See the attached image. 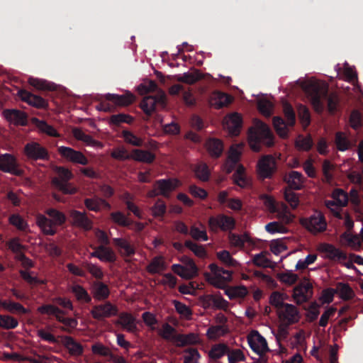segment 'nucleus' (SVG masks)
Wrapping results in <instances>:
<instances>
[{"label": "nucleus", "mask_w": 363, "mask_h": 363, "mask_svg": "<svg viewBox=\"0 0 363 363\" xmlns=\"http://www.w3.org/2000/svg\"><path fill=\"white\" fill-rule=\"evenodd\" d=\"M242 117L238 113H233L225 118V123L230 133L233 135H238L240 133L242 126Z\"/></svg>", "instance_id": "nucleus-33"}, {"label": "nucleus", "mask_w": 363, "mask_h": 363, "mask_svg": "<svg viewBox=\"0 0 363 363\" xmlns=\"http://www.w3.org/2000/svg\"><path fill=\"white\" fill-rule=\"evenodd\" d=\"M260 199L262 200L264 206L269 213H275L278 212V204L272 196L267 194H262Z\"/></svg>", "instance_id": "nucleus-56"}, {"label": "nucleus", "mask_w": 363, "mask_h": 363, "mask_svg": "<svg viewBox=\"0 0 363 363\" xmlns=\"http://www.w3.org/2000/svg\"><path fill=\"white\" fill-rule=\"evenodd\" d=\"M9 223L20 230H26L28 225L19 214H12L9 217Z\"/></svg>", "instance_id": "nucleus-61"}, {"label": "nucleus", "mask_w": 363, "mask_h": 363, "mask_svg": "<svg viewBox=\"0 0 363 363\" xmlns=\"http://www.w3.org/2000/svg\"><path fill=\"white\" fill-rule=\"evenodd\" d=\"M45 213L50 218L44 215H39L37 217V224L45 235H54L57 233L56 226L63 225L66 221V216L62 212L52 208L47 209Z\"/></svg>", "instance_id": "nucleus-3"}, {"label": "nucleus", "mask_w": 363, "mask_h": 363, "mask_svg": "<svg viewBox=\"0 0 363 363\" xmlns=\"http://www.w3.org/2000/svg\"><path fill=\"white\" fill-rule=\"evenodd\" d=\"M208 226L211 231L218 232L219 230L223 232H231L235 228L236 221L234 218L223 213L208 218Z\"/></svg>", "instance_id": "nucleus-8"}, {"label": "nucleus", "mask_w": 363, "mask_h": 363, "mask_svg": "<svg viewBox=\"0 0 363 363\" xmlns=\"http://www.w3.org/2000/svg\"><path fill=\"white\" fill-rule=\"evenodd\" d=\"M206 150L213 158H219L223 152V141L218 138H209L206 142Z\"/></svg>", "instance_id": "nucleus-28"}, {"label": "nucleus", "mask_w": 363, "mask_h": 363, "mask_svg": "<svg viewBox=\"0 0 363 363\" xmlns=\"http://www.w3.org/2000/svg\"><path fill=\"white\" fill-rule=\"evenodd\" d=\"M189 235L194 240L196 241H207L208 240V236L206 230H201L195 225H192L191 227Z\"/></svg>", "instance_id": "nucleus-62"}, {"label": "nucleus", "mask_w": 363, "mask_h": 363, "mask_svg": "<svg viewBox=\"0 0 363 363\" xmlns=\"http://www.w3.org/2000/svg\"><path fill=\"white\" fill-rule=\"evenodd\" d=\"M132 160L150 164L155 160V155L148 150L133 149L132 150Z\"/></svg>", "instance_id": "nucleus-35"}, {"label": "nucleus", "mask_w": 363, "mask_h": 363, "mask_svg": "<svg viewBox=\"0 0 363 363\" xmlns=\"http://www.w3.org/2000/svg\"><path fill=\"white\" fill-rule=\"evenodd\" d=\"M165 269V262L161 256L155 257L147 267V272L152 274H157Z\"/></svg>", "instance_id": "nucleus-40"}, {"label": "nucleus", "mask_w": 363, "mask_h": 363, "mask_svg": "<svg viewBox=\"0 0 363 363\" xmlns=\"http://www.w3.org/2000/svg\"><path fill=\"white\" fill-rule=\"evenodd\" d=\"M150 211L154 218L162 220L167 212V206L165 202L159 199L155 204L150 208Z\"/></svg>", "instance_id": "nucleus-42"}, {"label": "nucleus", "mask_w": 363, "mask_h": 363, "mask_svg": "<svg viewBox=\"0 0 363 363\" xmlns=\"http://www.w3.org/2000/svg\"><path fill=\"white\" fill-rule=\"evenodd\" d=\"M305 90L310 96L311 103L316 111H323L325 102H327L330 113L334 114L337 111L340 101L339 97L335 94H329L328 86L311 83L306 86Z\"/></svg>", "instance_id": "nucleus-1"}, {"label": "nucleus", "mask_w": 363, "mask_h": 363, "mask_svg": "<svg viewBox=\"0 0 363 363\" xmlns=\"http://www.w3.org/2000/svg\"><path fill=\"white\" fill-rule=\"evenodd\" d=\"M332 197L337 201L338 206H345L348 203V196L347 193L341 189H336L332 194Z\"/></svg>", "instance_id": "nucleus-55"}, {"label": "nucleus", "mask_w": 363, "mask_h": 363, "mask_svg": "<svg viewBox=\"0 0 363 363\" xmlns=\"http://www.w3.org/2000/svg\"><path fill=\"white\" fill-rule=\"evenodd\" d=\"M217 258L226 267H235L238 265V262L233 259L230 253L225 250L216 253Z\"/></svg>", "instance_id": "nucleus-47"}, {"label": "nucleus", "mask_w": 363, "mask_h": 363, "mask_svg": "<svg viewBox=\"0 0 363 363\" xmlns=\"http://www.w3.org/2000/svg\"><path fill=\"white\" fill-rule=\"evenodd\" d=\"M241 156V152L238 147L232 146L229 150L227 160L225 163V169L228 174L232 172L240 164H238Z\"/></svg>", "instance_id": "nucleus-25"}, {"label": "nucleus", "mask_w": 363, "mask_h": 363, "mask_svg": "<svg viewBox=\"0 0 363 363\" xmlns=\"http://www.w3.org/2000/svg\"><path fill=\"white\" fill-rule=\"evenodd\" d=\"M235 172L232 176L234 184L241 188H245L250 185V181L245 174V168L242 164H239L235 168Z\"/></svg>", "instance_id": "nucleus-36"}, {"label": "nucleus", "mask_w": 363, "mask_h": 363, "mask_svg": "<svg viewBox=\"0 0 363 363\" xmlns=\"http://www.w3.org/2000/svg\"><path fill=\"white\" fill-rule=\"evenodd\" d=\"M58 177L52 179V184L56 189L65 194H74L77 192V189L68 182L73 175L67 168L60 167L57 168Z\"/></svg>", "instance_id": "nucleus-6"}, {"label": "nucleus", "mask_w": 363, "mask_h": 363, "mask_svg": "<svg viewBox=\"0 0 363 363\" xmlns=\"http://www.w3.org/2000/svg\"><path fill=\"white\" fill-rule=\"evenodd\" d=\"M116 324L121 325L123 329L130 333H134L138 330L136 319L129 313H121L118 315V320L116 321Z\"/></svg>", "instance_id": "nucleus-26"}, {"label": "nucleus", "mask_w": 363, "mask_h": 363, "mask_svg": "<svg viewBox=\"0 0 363 363\" xmlns=\"http://www.w3.org/2000/svg\"><path fill=\"white\" fill-rule=\"evenodd\" d=\"M228 352H229V347L227 345L224 343L213 345L208 352V357L211 359L210 363H213V361L216 362L218 359L227 354Z\"/></svg>", "instance_id": "nucleus-34"}, {"label": "nucleus", "mask_w": 363, "mask_h": 363, "mask_svg": "<svg viewBox=\"0 0 363 363\" xmlns=\"http://www.w3.org/2000/svg\"><path fill=\"white\" fill-rule=\"evenodd\" d=\"M166 104V96L162 92L155 96H147L143 98L140 107L147 116H151L155 111L156 106H164Z\"/></svg>", "instance_id": "nucleus-12"}, {"label": "nucleus", "mask_w": 363, "mask_h": 363, "mask_svg": "<svg viewBox=\"0 0 363 363\" xmlns=\"http://www.w3.org/2000/svg\"><path fill=\"white\" fill-rule=\"evenodd\" d=\"M201 78V74L196 70L194 72H186L182 75L177 77V80L179 82L193 84Z\"/></svg>", "instance_id": "nucleus-50"}, {"label": "nucleus", "mask_w": 363, "mask_h": 363, "mask_svg": "<svg viewBox=\"0 0 363 363\" xmlns=\"http://www.w3.org/2000/svg\"><path fill=\"white\" fill-rule=\"evenodd\" d=\"M113 243L123 257H130L135 254V249L133 245L125 238H113Z\"/></svg>", "instance_id": "nucleus-20"}, {"label": "nucleus", "mask_w": 363, "mask_h": 363, "mask_svg": "<svg viewBox=\"0 0 363 363\" xmlns=\"http://www.w3.org/2000/svg\"><path fill=\"white\" fill-rule=\"evenodd\" d=\"M133 118L128 114L119 113L114 114L111 116V123L116 125H119L121 123L131 124L133 122Z\"/></svg>", "instance_id": "nucleus-57"}, {"label": "nucleus", "mask_w": 363, "mask_h": 363, "mask_svg": "<svg viewBox=\"0 0 363 363\" xmlns=\"http://www.w3.org/2000/svg\"><path fill=\"white\" fill-rule=\"evenodd\" d=\"M91 293L94 299L105 301L110 296V289L106 284L101 281H94L91 286Z\"/></svg>", "instance_id": "nucleus-21"}, {"label": "nucleus", "mask_w": 363, "mask_h": 363, "mask_svg": "<svg viewBox=\"0 0 363 363\" xmlns=\"http://www.w3.org/2000/svg\"><path fill=\"white\" fill-rule=\"evenodd\" d=\"M207 300L209 303L218 309L226 310L229 305L228 302L220 295H208L207 296Z\"/></svg>", "instance_id": "nucleus-51"}, {"label": "nucleus", "mask_w": 363, "mask_h": 363, "mask_svg": "<svg viewBox=\"0 0 363 363\" xmlns=\"http://www.w3.org/2000/svg\"><path fill=\"white\" fill-rule=\"evenodd\" d=\"M105 99L108 101H112L117 106H127L134 101L135 96L129 92L123 95L107 94L105 96Z\"/></svg>", "instance_id": "nucleus-31"}, {"label": "nucleus", "mask_w": 363, "mask_h": 363, "mask_svg": "<svg viewBox=\"0 0 363 363\" xmlns=\"http://www.w3.org/2000/svg\"><path fill=\"white\" fill-rule=\"evenodd\" d=\"M99 250L101 252V257H99L100 261L110 263L116 262V255L111 248L104 245H99Z\"/></svg>", "instance_id": "nucleus-49"}, {"label": "nucleus", "mask_w": 363, "mask_h": 363, "mask_svg": "<svg viewBox=\"0 0 363 363\" xmlns=\"http://www.w3.org/2000/svg\"><path fill=\"white\" fill-rule=\"evenodd\" d=\"M18 94L22 101L35 108H45L48 105L47 101L43 97L31 94L25 89L19 90Z\"/></svg>", "instance_id": "nucleus-18"}, {"label": "nucleus", "mask_w": 363, "mask_h": 363, "mask_svg": "<svg viewBox=\"0 0 363 363\" xmlns=\"http://www.w3.org/2000/svg\"><path fill=\"white\" fill-rule=\"evenodd\" d=\"M122 135L126 143H128L135 147L145 146L144 145L143 140L141 138L138 137L136 135H135L133 132L130 130H123Z\"/></svg>", "instance_id": "nucleus-44"}, {"label": "nucleus", "mask_w": 363, "mask_h": 363, "mask_svg": "<svg viewBox=\"0 0 363 363\" xmlns=\"http://www.w3.org/2000/svg\"><path fill=\"white\" fill-rule=\"evenodd\" d=\"M340 238L342 240H345L350 247L354 249H357L361 246L359 238L357 235H353L350 232H345L341 235Z\"/></svg>", "instance_id": "nucleus-54"}, {"label": "nucleus", "mask_w": 363, "mask_h": 363, "mask_svg": "<svg viewBox=\"0 0 363 363\" xmlns=\"http://www.w3.org/2000/svg\"><path fill=\"white\" fill-rule=\"evenodd\" d=\"M174 306L176 309V311L180 314L181 315L184 316L186 319H190L191 316L192 315V311L191 308L187 306L186 304L174 300L173 301Z\"/></svg>", "instance_id": "nucleus-58"}, {"label": "nucleus", "mask_w": 363, "mask_h": 363, "mask_svg": "<svg viewBox=\"0 0 363 363\" xmlns=\"http://www.w3.org/2000/svg\"><path fill=\"white\" fill-rule=\"evenodd\" d=\"M301 223L308 231L313 233L323 232L327 227L325 216L319 211H315L309 218L303 219Z\"/></svg>", "instance_id": "nucleus-10"}, {"label": "nucleus", "mask_w": 363, "mask_h": 363, "mask_svg": "<svg viewBox=\"0 0 363 363\" xmlns=\"http://www.w3.org/2000/svg\"><path fill=\"white\" fill-rule=\"evenodd\" d=\"M196 177L202 182H208L211 172L208 166L204 162L198 163L194 168Z\"/></svg>", "instance_id": "nucleus-43"}, {"label": "nucleus", "mask_w": 363, "mask_h": 363, "mask_svg": "<svg viewBox=\"0 0 363 363\" xmlns=\"http://www.w3.org/2000/svg\"><path fill=\"white\" fill-rule=\"evenodd\" d=\"M283 112L286 119L285 121L280 116L273 118V125L277 133L281 138L288 136V126H294L296 123V114L292 106L288 102L283 104Z\"/></svg>", "instance_id": "nucleus-4"}, {"label": "nucleus", "mask_w": 363, "mask_h": 363, "mask_svg": "<svg viewBox=\"0 0 363 363\" xmlns=\"http://www.w3.org/2000/svg\"><path fill=\"white\" fill-rule=\"evenodd\" d=\"M38 312L43 315H54L57 320V317L64 314L62 310L52 304H44L38 308Z\"/></svg>", "instance_id": "nucleus-46"}, {"label": "nucleus", "mask_w": 363, "mask_h": 363, "mask_svg": "<svg viewBox=\"0 0 363 363\" xmlns=\"http://www.w3.org/2000/svg\"><path fill=\"white\" fill-rule=\"evenodd\" d=\"M71 290L78 301L86 303H90L91 302V296L82 286L79 284L74 285Z\"/></svg>", "instance_id": "nucleus-39"}, {"label": "nucleus", "mask_w": 363, "mask_h": 363, "mask_svg": "<svg viewBox=\"0 0 363 363\" xmlns=\"http://www.w3.org/2000/svg\"><path fill=\"white\" fill-rule=\"evenodd\" d=\"M279 316L282 323L286 326L298 323L301 318L296 306L290 303L284 305V307L279 311Z\"/></svg>", "instance_id": "nucleus-16"}, {"label": "nucleus", "mask_w": 363, "mask_h": 363, "mask_svg": "<svg viewBox=\"0 0 363 363\" xmlns=\"http://www.w3.org/2000/svg\"><path fill=\"white\" fill-rule=\"evenodd\" d=\"M186 353L184 357V363H199L198 359L201 355L196 348H189L185 350Z\"/></svg>", "instance_id": "nucleus-64"}, {"label": "nucleus", "mask_w": 363, "mask_h": 363, "mask_svg": "<svg viewBox=\"0 0 363 363\" xmlns=\"http://www.w3.org/2000/svg\"><path fill=\"white\" fill-rule=\"evenodd\" d=\"M336 294L344 301H349L354 296V292L348 284L338 282L335 289Z\"/></svg>", "instance_id": "nucleus-37"}, {"label": "nucleus", "mask_w": 363, "mask_h": 363, "mask_svg": "<svg viewBox=\"0 0 363 363\" xmlns=\"http://www.w3.org/2000/svg\"><path fill=\"white\" fill-rule=\"evenodd\" d=\"M321 250L326 254V257L331 260L342 262L347 259L346 253L332 244L325 243L322 245Z\"/></svg>", "instance_id": "nucleus-24"}, {"label": "nucleus", "mask_w": 363, "mask_h": 363, "mask_svg": "<svg viewBox=\"0 0 363 363\" xmlns=\"http://www.w3.org/2000/svg\"><path fill=\"white\" fill-rule=\"evenodd\" d=\"M180 260L184 265L174 264L172 266L175 274L185 279H191L198 275L199 269L191 258L183 256Z\"/></svg>", "instance_id": "nucleus-7"}, {"label": "nucleus", "mask_w": 363, "mask_h": 363, "mask_svg": "<svg viewBox=\"0 0 363 363\" xmlns=\"http://www.w3.org/2000/svg\"><path fill=\"white\" fill-rule=\"evenodd\" d=\"M72 133H73L74 137L77 140L84 142L87 145L95 146L99 143L91 135L86 134L80 128H74L72 130Z\"/></svg>", "instance_id": "nucleus-45"}, {"label": "nucleus", "mask_w": 363, "mask_h": 363, "mask_svg": "<svg viewBox=\"0 0 363 363\" xmlns=\"http://www.w3.org/2000/svg\"><path fill=\"white\" fill-rule=\"evenodd\" d=\"M293 298L297 304H301L307 302L310 299V295L305 294L298 284L294 289Z\"/></svg>", "instance_id": "nucleus-60"}, {"label": "nucleus", "mask_w": 363, "mask_h": 363, "mask_svg": "<svg viewBox=\"0 0 363 363\" xmlns=\"http://www.w3.org/2000/svg\"><path fill=\"white\" fill-rule=\"evenodd\" d=\"M248 343L250 348L257 354H265L269 350L267 340L264 337L257 334L256 338H248Z\"/></svg>", "instance_id": "nucleus-30"}, {"label": "nucleus", "mask_w": 363, "mask_h": 363, "mask_svg": "<svg viewBox=\"0 0 363 363\" xmlns=\"http://www.w3.org/2000/svg\"><path fill=\"white\" fill-rule=\"evenodd\" d=\"M257 108L262 114L269 117L272 113L274 105L268 100H260L257 103Z\"/></svg>", "instance_id": "nucleus-63"}, {"label": "nucleus", "mask_w": 363, "mask_h": 363, "mask_svg": "<svg viewBox=\"0 0 363 363\" xmlns=\"http://www.w3.org/2000/svg\"><path fill=\"white\" fill-rule=\"evenodd\" d=\"M257 174L259 179H271L277 171V162L272 155L262 156L257 162Z\"/></svg>", "instance_id": "nucleus-9"}, {"label": "nucleus", "mask_w": 363, "mask_h": 363, "mask_svg": "<svg viewBox=\"0 0 363 363\" xmlns=\"http://www.w3.org/2000/svg\"><path fill=\"white\" fill-rule=\"evenodd\" d=\"M179 184L178 179H158L155 183V187H157L160 194L166 198L169 196L170 192L174 191Z\"/></svg>", "instance_id": "nucleus-23"}, {"label": "nucleus", "mask_w": 363, "mask_h": 363, "mask_svg": "<svg viewBox=\"0 0 363 363\" xmlns=\"http://www.w3.org/2000/svg\"><path fill=\"white\" fill-rule=\"evenodd\" d=\"M30 122L34 125L40 132L46 134L51 137L59 138L60 133L52 126L49 125L46 121L38 119V118L33 117Z\"/></svg>", "instance_id": "nucleus-29"}, {"label": "nucleus", "mask_w": 363, "mask_h": 363, "mask_svg": "<svg viewBox=\"0 0 363 363\" xmlns=\"http://www.w3.org/2000/svg\"><path fill=\"white\" fill-rule=\"evenodd\" d=\"M357 140L350 141L342 132H337L335 136V143L339 151L344 152L356 145Z\"/></svg>", "instance_id": "nucleus-32"}, {"label": "nucleus", "mask_w": 363, "mask_h": 363, "mask_svg": "<svg viewBox=\"0 0 363 363\" xmlns=\"http://www.w3.org/2000/svg\"><path fill=\"white\" fill-rule=\"evenodd\" d=\"M248 138L251 148L255 152L260 151L261 144L269 147L274 144L273 135L269 126L259 120H256L254 127L249 129Z\"/></svg>", "instance_id": "nucleus-2"}, {"label": "nucleus", "mask_w": 363, "mask_h": 363, "mask_svg": "<svg viewBox=\"0 0 363 363\" xmlns=\"http://www.w3.org/2000/svg\"><path fill=\"white\" fill-rule=\"evenodd\" d=\"M101 198L95 196L94 198H86L84 201L86 208L91 211L99 212L101 211Z\"/></svg>", "instance_id": "nucleus-59"}, {"label": "nucleus", "mask_w": 363, "mask_h": 363, "mask_svg": "<svg viewBox=\"0 0 363 363\" xmlns=\"http://www.w3.org/2000/svg\"><path fill=\"white\" fill-rule=\"evenodd\" d=\"M69 216L73 225L89 230L92 228V221L87 217L86 213L77 210H72Z\"/></svg>", "instance_id": "nucleus-19"}, {"label": "nucleus", "mask_w": 363, "mask_h": 363, "mask_svg": "<svg viewBox=\"0 0 363 363\" xmlns=\"http://www.w3.org/2000/svg\"><path fill=\"white\" fill-rule=\"evenodd\" d=\"M18 326V320L9 314H0V328L4 330L15 329Z\"/></svg>", "instance_id": "nucleus-41"}, {"label": "nucleus", "mask_w": 363, "mask_h": 363, "mask_svg": "<svg viewBox=\"0 0 363 363\" xmlns=\"http://www.w3.org/2000/svg\"><path fill=\"white\" fill-rule=\"evenodd\" d=\"M66 347L72 355H81L84 351L82 345L76 342L72 337H66Z\"/></svg>", "instance_id": "nucleus-52"}, {"label": "nucleus", "mask_w": 363, "mask_h": 363, "mask_svg": "<svg viewBox=\"0 0 363 363\" xmlns=\"http://www.w3.org/2000/svg\"><path fill=\"white\" fill-rule=\"evenodd\" d=\"M6 119L15 125L26 126L28 125V115L18 109H6L4 111Z\"/></svg>", "instance_id": "nucleus-17"}, {"label": "nucleus", "mask_w": 363, "mask_h": 363, "mask_svg": "<svg viewBox=\"0 0 363 363\" xmlns=\"http://www.w3.org/2000/svg\"><path fill=\"white\" fill-rule=\"evenodd\" d=\"M24 153L29 160H48L50 155L48 150L37 142L28 143L24 147Z\"/></svg>", "instance_id": "nucleus-11"}, {"label": "nucleus", "mask_w": 363, "mask_h": 363, "mask_svg": "<svg viewBox=\"0 0 363 363\" xmlns=\"http://www.w3.org/2000/svg\"><path fill=\"white\" fill-rule=\"evenodd\" d=\"M58 152L62 157L74 164L86 165L89 162L88 159L82 152L72 147L60 146L58 147Z\"/></svg>", "instance_id": "nucleus-15"}, {"label": "nucleus", "mask_w": 363, "mask_h": 363, "mask_svg": "<svg viewBox=\"0 0 363 363\" xmlns=\"http://www.w3.org/2000/svg\"><path fill=\"white\" fill-rule=\"evenodd\" d=\"M208 268L213 277L207 272L205 273L206 281L218 289H224L225 283L231 280L232 272L219 267L216 263L210 264Z\"/></svg>", "instance_id": "nucleus-5"}, {"label": "nucleus", "mask_w": 363, "mask_h": 363, "mask_svg": "<svg viewBox=\"0 0 363 363\" xmlns=\"http://www.w3.org/2000/svg\"><path fill=\"white\" fill-rule=\"evenodd\" d=\"M349 123L352 128L354 130L359 129L362 125V115L361 112L357 109L351 111Z\"/></svg>", "instance_id": "nucleus-53"}, {"label": "nucleus", "mask_w": 363, "mask_h": 363, "mask_svg": "<svg viewBox=\"0 0 363 363\" xmlns=\"http://www.w3.org/2000/svg\"><path fill=\"white\" fill-rule=\"evenodd\" d=\"M184 246L199 258H204L207 256V252L203 245H198L188 240L185 241Z\"/></svg>", "instance_id": "nucleus-48"}, {"label": "nucleus", "mask_w": 363, "mask_h": 363, "mask_svg": "<svg viewBox=\"0 0 363 363\" xmlns=\"http://www.w3.org/2000/svg\"><path fill=\"white\" fill-rule=\"evenodd\" d=\"M284 181L288 184L289 189L300 190L303 186L305 178L302 173L297 171H291L285 177Z\"/></svg>", "instance_id": "nucleus-27"}, {"label": "nucleus", "mask_w": 363, "mask_h": 363, "mask_svg": "<svg viewBox=\"0 0 363 363\" xmlns=\"http://www.w3.org/2000/svg\"><path fill=\"white\" fill-rule=\"evenodd\" d=\"M5 311L16 315H26L30 313V310L25 308L21 303L11 300H6Z\"/></svg>", "instance_id": "nucleus-38"}, {"label": "nucleus", "mask_w": 363, "mask_h": 363, "mask_svg": "<svg viewBox=\"0 0 363 363\" xmlns=\"http://www.w3.org/2000/svg\"><path fill=\"white\" fill-rule=\"evenodd\" d=\"M231 102L232 98L229 94L218 91H214L209 99L210 106L216 109L227 106Z\"/></svg>", "instance_id": "nucleus-22"}, {"label": "nucleus", "mask_w": 363, "mask_h": 363, "mask_svg": "<svg viewBox=\"0 0 363 363\" xmlns=\"http://www.w3.org/2000/svg\"><path fill=\"white\" fill-rule=\"evenodd\" d=\"M118 312L117 306L107 301L104 304L94 306L91 311V314L94 319L100 320L115 316L118 314Z\"/></svg>", "instance_id": "nucleus-14"}, {"label": "nucleus", "mask_w": 363, "mask_h": 363, "mask_svg": "<svg viewBox=\"0 0 363 363\" xmlns=\"http://www.w3.org/2000/svg\"><path fill=\"white\" fill-rule=\"evenodd\" d=\"M0 170L15 176H21L23 174V171L18 167L16 157L9 153L0 155Z\"/></svg>", "instance_id": "nucleus-13"}]
</instances>
